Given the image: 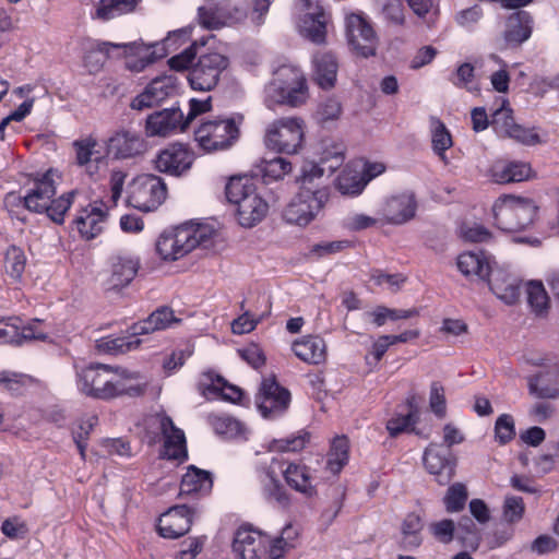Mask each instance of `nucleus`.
I'll return each mask as SVG.
<instances>
[{
    "mask_svg": "<svg viewBox=\"0 0 559 559\" xmlns=\"http://www.w3.org/2000/svg\"><path fill=\"white\" fill-rule=\"evenodd\" d=\"M299 182V190L286 205L283 216L289 224L306 227L322 213L330 189L323 182V168L313 162L304 164Z\"/></svg>",
    "mask_w": 559,
    "mask_h": 559,
    "instance_id": "nucleus-1",
    "label": "nucleus"
},
{
    "mask_svg": "<svg viewBox=\"0 0 559 559\" xmlns=\"http://www.w3.org/2000/svg\"><path fill=\"white\" fill-rule=\"evenodd\" d=\"M55 177L57 174L49 169L34 180L33 186L23 197L8 193L4 199L8 211L14 215V207L23 206L33 213H46L57 224L63 223L64 214L70 209L75 193L71 191L53 200L57 192Z\"/></svg>",
    "mask_w": 559,
    "mask_h": 559,
    "instance_id": "nucleus-2",
    "label": "nucleus"
},
{
    "mask_svg": "<svg viewBox=\"0 0 559 559\" xmlns=\"http://www.w3.org/2000/svg\"><path fill=\"white\" fill-rule=\"evenodd\" d=\"M114 369L107 365H92L78 371V388L85 395L109 400L120 395L136 396L144 392L139 383H131L138 379L136 373L112 374Z\"/></svg>",
    "mask_w": 559,
    "mask_h": 559,
    "instance_id": "nucleus-3",
    "label": "nucleus"
},
{
    "mask_svg": "<svg viewBox=\"0 0 559 559\" xmlns=\"http://www.w3.org/2000/svg\"><path fill=\"white\" fill-rule=\"evenodd\" d=\"M308 98L307 80L300 69L294 66L284 64L277 68L264 88V103L271 109L276 105L298 107Z\"/></svg>",
    "mask_w": 559,
    "mask_h": 559,
    "instance_id": "nucleus-4",
    "label": "nucleus"
},
{
    "mask_svg": "<svg viewBox=\"0 0 559 559\" xmlns=\"http://www.w3.org/2000/svg\"><path fill=\"white\" fill-rule=\"evenodd\" d=\"M225 194L228 202L236 206L238 223L243 227H253L267 214V202L247 177H231L226 183Z\"/></svg>",
    "mask_w": 559,
    "mask_h": 559,
    "instance_id": "nucleus-5",
    "label": "nucleus"
},
{
    "mask_svg": "<svg viewBox=\"0 0 559 559\" xmlns=\"http://www.w3.org/2000/svg\"><path fill=\"white\" fill-rule=\"evenodd\" d=\"M537 210L533 199L514 194H503L492 205L496 226L507 233L522 231L530 227Z\"/></svg>",
    "mask_w": 559,
    "mask_h": 559,
    "instance_id": "nucleus-6",
    "label": "nucleus"
},
{
    "mask_svg": "<svg viewBox=\"0 0 559 559\" xmlns=\"http://www.w3.org/2000/svg\"><path fill=\"white\" fill-rule=\"evenodd\" d=\"M243 116L238 114L230 118L207 120L194 131V140L206 153L230 148L240 136Z\"/></svg>",
    "mask_w": 559,
    "mask_h": 559,
    "instance_id": "nucleus-7",
    "label": "nucleus"
},
{
    "mask_svg": "<svg viewBox=\"0 0 559 559\" xmlns=\"http://www.w3.org/2000/svg\"><path fill=\"white\" fill-rule=\"evenodd\" d=\"M189 37V31L181 28L170 32L162 43H157L152 46L136 44L121 45V47L124 48L126 53L129 55L126 66L133 72H140L157 59L178 49L182 44L188 41Z\"/></svg>",
    "mask_w": 559,
    "mask_h": 559,
    "instance_id": "nucleus-8",
    "label": "nucleus"
},
{
    "mask_svg": "<svg viewBox=\"0 0 559 559\" xmlns=\"http://www.w3.org/2000/svg\"><path fill=\"white\" fill-rule=\"evenodd\" d=\"M248 13L245 0H211L199 8V21L205 28L217 29L243 23Z\"/></svg>",
    "mask_w": 559,
    "mask_h": 559,
    "instance_id": "nucleus-9",
    "label": "nucleus"
},
{
    "mask_svg": "<svg viewBox=\"0 0 559 559\" xmlns=\"http://www.w3.org/2000/svg\"><path fill=\"white\" fill-rule=\"evenodd\" d=\"M166 198V183L156 175L142 174L130 183L128 203L142 212L156 210L164 203Z\"/></svg>",
    "mask_w": 559,
    "mask_h": 559,
    "instance_id": "nucleus-10",
    "label": "nucleus"
},
{
    "mask_svg": "<svg viewBox=\"0 0 559 559\" xmlns=\"http://www.w3.org/2000/svg\"><path fill=\"white\" fill-rule=\"evenodd\" d=\"M304 121L298 118H281L266 128V147L280 153L295 154L304 141Z\"/></svg>",
    "mask_w": 559,
    "mask_h": 559,
    "instance_id": "nucleus-11",
    "label": "nucleus"
},
{
    "mask_svg": "<svg viewBox=\"0 0 559 559\" xmlns=\"http://www.w3.org/2000/svg\"><path fill=\"white\" fill-rule=\"evenodd\" d=\"M228 66L229 59L223 53L211 51L201 55L189 72L190 86L195 91L213 90Z\"/></svg>",
    "mask_w": 559,
    "mask_h": 559,
    "instance_id": "nucleus-12",
    "label": "nucleus"
},
{
    "mask_svg": "<svg viewBox=\"0 0 559 559\" xmlns=\"http://www.w3.org/2000/svg\"><path fill=\"white\" fill-rule=\"evenodd\" d=\"M533 366L545 370L528 379L530 393L539 399L559 397V359L550 355L525 357Z\"/></svg>",
    "mask_w": 559,
    "mask_h": 559,
    "instance_id": "nucleus-13",
    "label": "nucleus"
},
{
    "mask_svg": "<svg viewBox=\"0 0 559 559\" xmlns=\"http://www.w3.org/2000/svg\"><path fill=\"white\" fill-rule=\"evenodd\" d=\"M289 403V391L282 388L274 378L262 381L257 406L264 418L275 419L282 416L288 409Z\"/></svg>",
    "mask_w": 559,
    "mask_h": 559,
    "instance_id": "nucleus-14",
    "label": "nucleus"
},
{
    "mask_svg": "<svg viewBox=\"0 0 559 559\" xmlns=\"http://www.w3.org/2000/svg\"><path fill=\"white\" fill-rule=\"evenodd\" d=\"M346 35L348 44L359 56L367 58L376 53V32L362 15L353 13L346 17Z\"/></svg>",
    "mask_w": 559,
    "mask_h": 559,
    "instance_id": "nucleus-15",
    "label": "nucleus"
},
{
    "mask_svg": "<svg viewBox=\"0 0 559 559\" xmlns=\"http://www.w3.org/2000/svg\"><path fill=\"white\" fill-rule=\"evenodd\" d=\"M416 211L415 194L405 191L388 198L378 210V214L383 224L403 225L415 217Z\"/></svg>",
    "mask_w": 559,
    "mask_h": 559,
    "instance_id": "nucleus-16",
    "label": "nucleus"
},
{
    "mask_svg": "<svg viewBox=\"0 0 559 559\" xmlns=\"http://www.w3.org/2000/svg\"><path fill=\"white\" fill-rule=\"evenodd\" d=\"M423 460L427 472L436 476L440 485H445L453 478L456 460L449 448L431 442L426 448Z\"/></svg>",
    "mask_w": 559,
    "mask_h": 559,
    "instance_id": "nucleus-17",
    "label": "nucleus"
},
{
    "mask_svg": "<svg viewBox=\"0 0 559 559\" xmlns=\"http://www.w3.org/2000/svg\"><path fill=\"white\" fill-rule=\"evenodd\" d=\"M300 10L305 12L300 21V34L314 44H323L326 37L328 14L319 0H299Z\"/></svg>",
    "mask_w": 559,
    "mask_h": 559,
    "instance_id": "nucleus-18",
    "label": "nucleus"
},
{
    "mask_svg": "<svg viewBox=\"0 0 559 559\" xmlns=\"http://www.w3.org/2000/svg\"><path fill=\"white\" fill-rule=\"evenodd\" d=\"M140 269V260L128 254H118L111 258L110 269L104 287L107 292L118 293L128 287Z\"/></svg>",
    "mask_w": 559,
    "mask_h": 559,
    "instance_id": "nucleus-19",
    "label": "nucleus"
},
{
    "mask_svg": "<svg viewBox=\"0 0 559 559\" xmlns=\"http://www.w3.org/2000/svg\"><path fill=\"white\" fill-rule=\"evenodd\" d=\"M194 160V154L182 144H171L162 150L154 159L155 168L171 176L187 173Z\"/></svg>",
    "mask_w": 559,
    "mask_h": 559,
    "instance_id": "nucleus-20",
    "label": "nucleus"
},
{
    "mask_svg": "<svg viewBox=\"0 0 559 559\" xmlns=\"http://www.w3.org/2000/svg\"><path fill=\"white\" fill-rule=\"evenodd\" d=\"M146 150L144 139L136 132L119 129L106 141V153L117 159L141 155Z\"/></svg>",
    "mask_w": 559,
    "mask_h": 559,
    "instance_id": "nucleus-21",
    "label": "nucleus"
},
{
    "mask_svg": "<svg viewBox=\"0 0 559 559\" xmlns=\"http://www.w3.org/2000/svg\"><path fill=\"white\" fill-rule=\"evenodd\" d=\"M269 537L249 527H240L234 538L233 550L239 559H262L266 556Z\"/></svg>",
    "mask_w": 559,
    "mask_h": 559,
    "instance_id": "nucleus-22",
    "label": "nucleus"
},
{
    "mask_svg": "<svg viewBox=\"0 0 559 559\" xmlns=\"http://www.w3.org/2000/svg\"><path fill=\"white\" fill-rule=\"evenodd\" d=\"M190 251L189 235L183 225L167 229L157 238L156 252L165 261L179 260Z\"/></svg>",
    "mask_w": 559,
    "mask_h": 559,
    "instance_id": "nucleus-23",
    "label": "nucleus"
},
{
    "mask_svg": "<svg viewBox=\"0 0 559 559\" xmlns=\"http://www.w3.org/2000/svg\"><path fill=\"white\" fill-rule=\"evenodd\" d=\"M164 437L163 456L168 460L183 461L188 457L185 432L177 428L173 419L166 415L155 417Z\"/></svg>",
    "mask_w": 559,
    "mask_h": 559,
    "instance_id": "nucleus-24",
    "label": "nucleus"
},
{
    "mask_svg": "<svg viewBox=\"0 0 559 559\" xmlns=\"http://www.w3.org/2000/svg\"><path fill=\"white\" fill-rule=\"evenodd\" d=\"M176 91V79L173 75H162L153 79L145 90L131 103V108L143 110L159 105Z\"/></svg>",
    "mask_w": 559,
    "mask_h": 559,
    "instance_id": "nucleus-25",
    "label": "nucleus"
},
{
    "mask_svg": "<svg viewBox=\"0 0 559 559\" xmlns=\"http://www.w3.org/2000/svg\"><path fill=\"white\" fill-rule=\"evenodd\" d=\"M187 126L183 112L171 107L150 115L146 119V134L148 136H167L178 131H185Z\"/></svg>",
    "mask_w": 559,
    "mask_h": 559,
    "instance_id": "nucleus-26",
    "label": "nucleus"
},
{
    "mask_svg": "<svg viewBox=\"0 0 559 559\" xmlns=\"http://www.w3.org/2000/svg\"><path fill=\"white\" fill-rule=\"evenodd\" d=\"M192 524V510L186 506L171 507L158 523V532L165 538H178L189 532Z\"/></svg>",
    "mask_w": 559,
    "mask_h": 559,
    "instance_id": "nucleus-27",
    "label": "nucleus"
},
{
    "mask_svg": "<svg viewBox=\"0 0 559 559\" xmlns=\"http://www.w3.org/2000/svg\"><path fill=\"white\" fill-rule=\"evenodd\" d=\"M107 217V212L102 203H91L79 211L74 225L81 236L85 239H93L102 233Z\"/></svg>",
    "mask_w": 559,
    "mask_h": 559,
    "instance_id": "nucleus-28",
    "label": "nucleus"
},
{
    "mask_svg": "<svg viewBox=\"0 0 559 559\" xmlns=\"http://www.w3.org/2000/svg\"><path fill=\"white\" fill-rule=\"evenodd\" d=\"M260 490L263 499L277 508H287L289 495L271 466L261 467L258 472Z\"/></svg>",
    "mask_w": 559,
    "mask_h": 559,
    "instance_id": "nucleus-29",
    "label": "nucleus"
},
{
    "mask_svg": "<svg viewBox=\"0 0 559 559\" xmlns=\"http://www.w3.org/2000/svg\"><path fill=\"white\" fill-rule=\"evenodd\" d=\"M490 177L496 183L522 182L535 177L530 163L521 160L497 162L490 168Z\"/></svg>",
    "mask_w": 559,
    "mask_h": 559,
    "instance_id": "nucleus-30",
    "label": "nucleus"
},
{
    "mask_svg": "<svg viewBox=\"0 0 559 559\" xmlns=\"http://www.w3.org/2000/svg\"><path fill=\"white\" fill-rule=\"evenodd\" d=\"M510 114L511 110L504 108H500L493 114V123L496 126H499L500 121L503 120L502 124L500 126L501 132H503L508 138L513 139L524 145H536L542 142L538 133L534 129L524 128L520 124H516Z\"/></svg>",
    "mask_w": 559,
    "mask_h": 559,
    "instance_id": "nucleus-31",
    "label": "nucleus"
},
{
    "mask_svg": "<svg viewBox=\"0 0 559 559\" xmlns=\"http://www.w3.org/2000/svg\"><path fill=\"white\" fill-rule=\"evenodd\" d=\"M533 31V19L526 11L512 13L506 23L503 38L510 46H520L526 41Z\"/></svg>",
    "mask_w": 559,
    "mask_h": 559,
    "instance_id": "nucleus-32",
    "label": "nucleus"
},
{
    "mask_svg": "<svg viewBox=\"0 0 559 559\" xmlns=\"http://www.w3.org/2000/svg\"><path fill=\"white\" fill-rule=\"evenodd\" d=\"M313 80L322 88H332L335 85L338 62L329 51L318 52L312 58Z\"/></svg>",
    "mask_w": 559,
    "mask_h": 559,
    "instance_id": "nucleus-33",
    "label": "nucleus"
},
{
    "mask_svg": "<svg viewBox=\"0 0 559 559\" xmlns=\"http://www.w3.org/2000/svg\"><path fill=\"white\" fill-rule=\"evenodd\" d=\"M292 349L300 360L310 365H320L326 359V345L319 336L309 335L295 341Z\"/></svg>",
    "mask_w": 559,
    "mask_h": 559,
    "instance_id": "nucleus-34",
    "label": "nucleus"
},
{
    "mask_svg": "<svg viewBox=\"0 0 559 559\" xmlns=\"http://www.w3.org/2000/svg\"><path fill=\"white\" fill-rule=\"evenodd\" d=\"M492 293L507 305H513L520 297L519 281L503 272L491 271L487 278Z\"/></svg>",
    "mask_w": 559,
    "mask_h": 559,
    "instance_id": "nucleus-35",
    "label": "nucleus"
},
{
    "mask_svg": "<svg viewBox=\"0 0 559 559\" xmlns=\"http://www.w3.org/2000/svg\"><path fill=\"white\" fill-rule=\"evenodd\" d=\"M45 334L32 326H22L17 318L0 319V343L22 344L24 341L44 340Z\"/></svg>",
    "mask_w": 559,
    "mask_h": 559,
    "instance_id": "nucleus-36",
    "label": "nucleus"
},
{
    "mask_svg": "<svg viewBox=\"0 0 559 559\" xmlns=\"http://www.w3.org/2000/svg\"><path fill=\"white\" fill-rule=\"evenodd\" d=\"M287 485L307 498L317 495V488L312 484V476L308 466L298 463H289L283 471Z\"/></svg>",
    "mask_w": 559,
    "mask_h": 559,
    "instance_id": "nucleus-37",
    "label": "nucleus"
},
{
    "mask_svg": "<svg viewBox=\"0 0 559 559\" xmlns=\"http://www.w3.org/2000/svg\"><path fill=\"white\" fill-rule=\"evenodd\" d=\"M76 164L85 167L86 171L93 175L97 169V164L103 162L105 156L98 150V142L93 136H86L73 142Z\"/></svg>",
    "mask_w": 559,
    "mask_h": 559,
    "instance_id": "nucleus-38",
    "label": "nucleus"
},
{
    "mask_svg": "<svg viewBox=\"0 0 559 559\" xmlns=\"http://www.w3.org/2000/svg\"><path fill=\"white\" fill-rule=\"evenodd\" d=\"M199 386L203 394H221L225 400L236 402L241 399V391L228 384L227 381L214 371H205L201 374Z\"/></svg>",
    "mask_w": 559,
    "mask_h": 559,
    "instance_id": "nucleus-39",
    "label": "nucleus"
},
{
    "mask_svg": "<svg viewBox=\"0 0 559 559\" xmlns=\"http://www.w3.org/2000/svg\"><path fill=\"white\" fill-rule=\"evenodd\" d=\"M173 309L160 307L153 311L145 320L134 323L132 330L134 334H150L155 331L165 330L178 323Z\"/></svg>",
    "mask_w": 559,
    "mask_h": 559,
    "instance_id": "nucleus-40",
    "label": "nucleus"
},
{
    "mask_svg": "<svg viewBox=\"0 0 559 559\" xmlns=\"http://www.w3.org/2000/svg\"><path fill=\"white\" fill-rule=\"evenodd\" d=\"M212 487L213 479L211 473L191 465L182 476L180 496L204 495L210 492Z\"/></svg>",
    "mask_w": 559,
    "mask_h": 559,
    "instance_id": "nucleus-41",
    "label": "nucleus"
},
{
    "mask_svg": "<svg viewBox=\"0 0 559 559\" xmlns=\"http://www.w3.org/2000/svg\"><path fill=\"white\" fill-rule=\"evenodd\" d=\"M142 0H99L95 5V11L91 13L93 20L103 22L117 16L132 13L135 11Z\"/></svg>",
    "mask_w": 559,
    "mask_h": 559,
    "instance_id": "nucleus-42",
    "label": "nucleus"
},
{
    "mask_svg": "<svg viewBox=\"0 0 559 559\" xmlns=\"http://www.w3.org/2000/svg\"><path fill=\"white\" fill-rule=\"evenodd\" d=\"M457 267L465 276L487 280L492 269L481 252H464L457 258Z\"/></svg>",
    "mask_w": 559,
    "mask_h": 559,
    "instance_id": "nucleus-43",
    "label": "nucleus"
},
{
    "mask_svg": "<svg viewBox=\"0 0 559 559\" xmlns=\"http://www.w3.org/2000/svg\"><path fill=\"white\" fill-rule=\"evenodd\" d=\"M140 335L141 334H134L131 326L130 334L128 335L102 338L98 348L114 355L126 354L140 347Z\"/></svg>",
    "mask_w": 559,
    "mask_h": 559,
    "instance_id": "nucleus-44",
    "label": "nucleus"
},
{
    "mask_svg": "<svg viewBox=\"0 0 559 559\" xmlns=\"http://www.w3.org/2000/svg\"><path fill=\"white\" fill-rule=\"evenodd\" d=\"M526 298L535 314L543 316L548 312L550 299L540 281H530L526 283Z\"/></svg>",
    "mask_w": 559,
    "mask_h": 559,
    "instance_id": "nucleus-45",
    "label": "nucleus"
},
{
    "mask_svg": "<svg viewBox=\"0 0 559 559\" xmlns=\"http://www.w3.org/2000/svg\"><path fill=\"white\" fill-rule=\"evenodd\" d=\"M348 450L349 442L345 436L334 438L326 461V468L331 473H340L342 468L347 464Z\"/></svg>",
    "mask_w": 559,
    "mask_h": 559,
    "instance_id": "nucleus-46",
    "label": "nucleus"
},
{
    "mask_svg": "<svg viewBox=\"0 0 559 559\" xmlns=\"http://www.w3.org/2000/svg\"><path fill=\"white\" fill-rule=\"evenodd\" d=\"M259 168L263 180L269 183L282 180L285 176L290 174L293 165L284 157H274L272 159L262 160Z\"/></svg>",
    "mask_w": 559,
    "mask_h": 559,
    "instance_id": "nucleus-47",
    "label": "nucleus"
},
{
    "mask_svg": "<svg viewBox=\"0 0 559 559\" xmlns=\"http://www.w3.org/2000/svg\"><path fill=\"white\" fill-rule=\"evenodd\" d=\"M366 186L360 171L350 168L344 169L336 179L337 190L345 195H358Z\"/></svg>",
    "mask_w": 559,
    "mask_h": 559,
    "instance_id": "nucleus-48",
    "label": "nucleus"
},
{
    "mask_svg": "<svg viewBox=\"0 0 559 559\" xmlns=\"http://www.w3.org/2000/svg\"><path fill=\"white\" fill-rule=\"evenodd\" d=\"M431 143L433 152L448 163L444 153L453 144L452 136L444 123L437 118L431 119Z\"/></svg>",
    "mask_w": 559,
    "mask_h": 559,
    "instance_id": "nucleus-49",
    "label": "nucleus"
},
{
    "mask_svg": "<svg viewBox=\"0 0 559 559\" xmlns=\"http://www.w3.org/2000/svg\"><path fill=\"white\" fill-rule=\"evenodd\" d=\"M186 234L189 235L191 250L197 247L210 248L216 236V230L207 224L183 225Z\"/></svg>",
    "mask_w": 559,
    "mask_h": 559,
    "instance_id": "nucleus-50",
    "label": "nucleus"
},
{
    "mask_svg": "<svg viewBox=\"0 0 559 559\" xmlns=\"http://www.w3.org/2000/svg\"><path fill=\"white\" fill-rule=\"evenodd\" d=\"M117 47H120V45H116L109 41L93 44L84 56V67L87 68L88 72L91 73L99 71L103 67L106 56L109 53L110 48Z\"/></svg>",
    "mask_w": 559,
    "mask_h": 559,
    "instance_id": "nucleus-51",
    "label": "nucleus"
},
{
    "mask_svg": "<svg viewBox=\"0 0 559 559\" xmlns=\"http://www.w3.org/2000/svg\"><path fill=\"white\" fill-rule=\"evenodd\" d=\"M310 440V433L301 430L286 439H273L267 450L271 452H297L302 450Z\"/></svg>",
    "mask_w": 559,
    "mask_h": 559,
    "instance_id": "nucleus-52",
    "label": "nucleus"
},
{
    "mask_svg": "<svg viewBox=\"0 0 559 559\" xmlns=\"http://www.w3.org/2000/svg\"><path fill=\"white\" fill-rule=\"evenodd\" d=\"M4 271L14 280H20L26 266V257L24 251L15 246L8 248L3 260Z\"/></svg>",
    "mask_w": 559,
    "mask_h": 559,
    "instance_id": "nucleus-53",
    "label": "nucleus"
},
{
    "mask_svg": "<svg viewBox=\"0 0 559 559\" xmlns=\"http://www.w3.org/2000/svg\"><path fill=\"white\" fill-rule=\"evenodd\" d=\"M213 429L217 435L224 436L225 438H237L243 435V425L229 416H216L212 419Z\"/></svg>",
    "mask_w": 559,
    "mask_h": 559,
    "instance_id": "nucleus-54",
    "label": "nucleus"
},
{
    "mask_svg": "<svg viewBox=\"0 0 559 559\" xmlns=\"http://www.w3.org/2000/svg\"><path fill=\"white\" fill-rule=\"evenodd\" d=\"M467 489L461 484L456 483L450 486L443 498L445 510L450 513L459 512L464 509L467 500Z\"/></svg>",
    "mask_w": 559,
    "mask_h": 559,
    "instance_id": "nucleus-55",
    "label": "nucleus"
},
{
    "mask_svg": "<svg viewBox=\"0 0 559 559\" xmlns=\"http://www.w3.org/2000/svg\"><path fill=\"white\" fill-rule=\"evenodd\" d=\"M474 67L468 63H462L456 69V72L452 75L450 81L452 84L460 88H465L468 92L479 91L478 84L475 81Z\"/></svg>",
    "mask_w": 559,
    "mask_h": 559,
    "instance_id": "nucleus-56",
    "label": "nucleus"
},
{
    "mask_svg": "<svg viewBox=\"0 0 559 559\" xmlns=\"http://www.w3.org/2000/svg\"><path fill=\"white\" fill-rule=\"evenodd\" d=\"M525 512V504L521 497L506 496L502 507L503 520L510 524L522 520Z\"/></svg>",
    "mask_w": 559,
    "mask_h": 559,
    "instance_id": "nucleus-57",
    "label": "nucleus"
},
{
    "mask_svg": "<svg viewBox=\"0 0 559 559\" xmlns=\"http://www.w3.org/2000/svg\"><path fill=\"white\" fill-rule=\"evenodd\" d=\"M429 407L440 419L447 415V400L444 386L439 381H433L429 392Z\"/></svg>",
    "mask_w": 559,
    "mask_h": 559,
    "instance_id": "nucleus-58",
    "label": "nucleus"
},
{
    "mask_svg": "<svg viewBox=\"0 0 559 559\" xmlns=\"http://www.w3.org/2000/svg\"><path fill=\"white\" fill-rule=\"evenodd\" d=\"M430 534L441 544H450L456 531L455 523L450 519L431 522L428 526Z\"/></svg>",
    "mask_w": 559,
    "mask_h": 559,
    "instance_id": "nucleus-59",
    "label": "nucleus"
},
{
    "mask_svg": "<svg viewBox=\"0 0 559 559\" xmlns=\"http://www.w3.org/2000/svg\"><path fill=\"white\" fill-rule=\"evenodd\" d=\"M490 59L500 66V69L490 75V83L498 93H507L510 84V75L507 63L498 56L491 55Z\"/></svg>",
    "mask_w": 559,
    "mask_h": 559,
    "instance_id": "nucleus-60",
    "label": "nucleus"
},
{
    "mask_svg": "<svg viewBox=\"0 0 559 559\" xmlns=\"http://www.w3.org/2000/svg\"><path fill=\"white\" fill-rule=\"evenodd\" d=\"M98 418L96 415H88L85 418H83L79 425L78 430L73 432V438L75 441V444L80 451L81 456L84 459L85 456V448L87 439V436L90 431L97 425Z\"/></svg>",
    "mask_w": 559,
    "mask_h": 559,
    "instance_id": "nucleus-61",
    "label": "nucleus"
},
{
    "mask_svg": "<svg viewBox=\"0 0 559 559\" xmlns=\"http://www.w3.org/2000/svg\"><path fill=\"white\" fill-rule=\"evenodd\" d=\"M495 436L501 444H506L514 438L515 427L512 416L502 414L498 417L495 425Z\"/></svg>",
    "mask_w": 559,
    "mask_h": 559,
    "instance_id": "nucleus-62",
    "label": "nucleus"
},
{
    "mask_svg": "<svg viewBox=\"0 0 559 559\" xmlns=\"http://www.w3.org/2000/svg\"><path fill=\"white\" fill-rule=\"evenodd\" d=\"M484 13L479 5H474L461 10L455 15V22L463 28L474 29L475 25L481 20Z\"/></svg>",
    "mask_w": 559,
    "mask_h": 559,
    "instance_id": "nucleus-63",
    "label": "nucleus"
},
{
    "mask_svg": "<svg viewBox=\"0 0 559 559\" xmlns=\"http://www.w3.org/2000/svg\"><path fill=\"white\" fill-rule=\"evenodd\" d=\"M378 222H381V221L379 218L371 217V216H368L362 213H354V214L347 215L344 218V226L348 230L358 231V230L373 227L378 224Z\"/></svg>",
    "mask_w": 559,
    "mask_h": 559,
    "instance_id": "nucleus-64",
    "label": "nucleus"
}]
</instances>
